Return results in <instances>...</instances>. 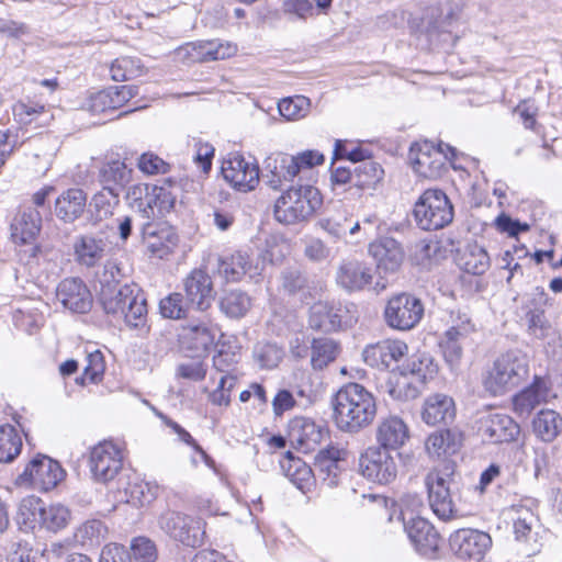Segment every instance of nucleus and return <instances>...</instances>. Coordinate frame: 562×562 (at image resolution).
<instances>
[{
    "label": "nucleus",
    "mask_w": 562,
    "mask_h": 562,
    "mask_svg": "<svg viewBox=\"0 0 562 562\" xmlns=\"http://www.w3.org/2000/svg\"><path fill=\"white\" fill-rule=\"evenodd\" d=\"M368 251L378 269L384 272L397 271L405 258L402 245L392 237H383L369 244Z\"/></svg>",
    "instance_id": "obj_21"
},
{
    "label": "nucleus",
    "mask_w": 562,
    "mask_h": 562,
    "mask_svg": "<svg viewBox=\"0 0 562 562\" xmlns=\"http://www.w3.org/2000/svg\"><path fill=\"white\" fill-rule=\"evenodd\" d=\"M283 356V350L272 342H258L254 348V359L262 369L278 367Z\"/></svg>",
    "instance_id": "obj_47"
},
{
    "label": "nucleus",
    "mask_w": 562,
    "mask_h": 562,
    "mask_svg": "<svg viewBox=\"0 0 562 562\" xmlns=\"http://www.w3.org/2000/svg\"><path fill=\"white\" fill-rule=\"evenodd\" d=\"M529 373V361L526 353L514 349L501 353L493 362L484 385L493 395H502L516 387Z\"/></svg>",
    "instance_id": "obj_3"
},
{
    "label": "nucleus",
    "mask_w": 562,
    "mask_h": 562,
    "mask_svg": "<svg viewBox=\"0 0 562 562\" xmlns=\"http://www.w3.org/2000/svg\"><path fill=\"white\" fill-rule=\"evenodd\" d=\"M45 106L37 103L16 102L12 106L13 117L20 124H30L44 113Z\"/></svg>",
    "instance_id": "obj_57"
},
{
    "label": "nucleus",
    "mask_w": 562,
    "mask_h": 562,
    "mask_svg": "<svg viewBox=\"0 0 562 562\" xmlns=\"http://www.w3.org/2000/svg\"><path fill=\"white\" fill-rule=\"evenodd\" d=\"M236 379L228 374H222L216 389L209 392L203 389L209 395V401L216 406H228L231 403V393L235 387Z\"/></svg>",
    "instance_id": "obj_53"
},
{
    "label": "nucleus",
    "mask_w": 562,
    "mask_h": 562,
    "mask_svg": "<svg viewBox=\"0 0 562 562\" xmlns=\"http://www.w3.org/2000/svg\"><path fill=\"white\" fill-rule=\"evenodd\" d=\"M42 217L38 211L29 209L19 213L11 223V237L15 244H31L38 235Z\"/></svg>",
    "instance_id": "obj_33"
},
{
    "label": "nucleus",
    "mask_w": 562,
    "mask_h": 562,
    "mask_svg": "<svg viewBox=\"0 0 562 562\" xmlns=\"http://www.w3.org/2000/svg\"><path fill=\"white\" fill-rule=\"evenodd\" d=\"M108 528L100 520H88L76 531L75 537L82 546H98L105 538Z\"/></svg>",
    "instance_id": "obj_48"
},
{
    "label": "nucleus",
    "mask_w": 562,
    "mask_h": 562,
    "mask_svg": "<svg viewBox=\"0 0 562 562\" xmlns=\"http://www.w3.org/2000/svg\"><path fill=\"white\" fill-rule=\"evenodd\" d=\"M131 550L135 562H155L157 560L156 544L146 537L134 538Z\"/></svg>",
    "instance_id": "obj_55"
},
{
    "label": "nucleus",
    "mask_w": 562,
    "mask_h": 562,
    "mask_svg": "<svg viewBox=\"0 0 562 562\" xmlns=\"http://www.w3.org/2000/svg\"><path fill=\"white\" fill-rule=\"evenodd\" d=\"M462 445V435L454 429L434 431L425 442V449L430 458H443L459 451Z\"/></svg>",
    "instance_id": "obj_31"
},
{
    "label": "nucleus",
    "mask_w": 562,
    "mask_h": 562,
    "mask_svg": "<svg viewBox=\"0 0 562 562\" xmlns=\"http://www.w3.org/2000/svg\"><path fill=\"white\" fill-rule=\"evenodd\" d=\"M100 303L104 312L123 318L131 327H138L147 314L146 300L135 284L101 288Z\"/></svg>",
    "instance_id": "obj_2"
},
{
    "label": "nucleus",
    "mask_w": 562,
    "mask_h": 562,
    "mask_svg": "<svg viewBox=\"0 0 562 562\" xmlns=\"http://www.w3.org/2000/svg\"><path fill=\"white\" fill-rule=\"evenodd\" d=\"M514 113L520 117L525 128L537 131L538 122L536 117L538 114V108L536 105L524 100L515 106Z\"/></svg>",
    "instance_id": "obj_63"
},
{
    "label": "nucleus",
    "mask_w": 562,
    "mask_h": 562,
    "mask_svg": "<svg viewBox=\"0 0 562 562\" xmlns=\"http://www.w3.org/2000/svg\"><path fill=\"white\" fill-rule=\"evenodd\" d=\"M408 352V347L403 340H383L364 349V361L371 367L389 368L398 362Z\"/></svg>",
    "instance_id": "obj_23"
},
{
    "label": "nucleus",
    "mask_w": 562,
    "mask_h": 562,
    "mask_svg": "<svg viewBox=\"0 0 562 562\" xmlns=\"http://www.w3.org/2000/svg\"><path fill=\"white\" fill-rule=\"evenodd\" d=\"M359 470L369 481L387 484L397 475V464L387 449L369 447L359 458Z\"/></svg>",
    "instance_id": "obj_10"
},
{
    "label": "nucleus",
    "mask_w": 562,
    "mask_h": 562,
    "mask_svg": "<svg viewBox=\"0 0 562 562\" xmlns=\"http://www.w3.org/2000/svg\"><path fill=\"white\" fill-rule=\"evenodd\" d=\"M86 360L87 364L83 369L85 376H88L91 383L100 382L105 371V362L102 352L99 350L89 352Z\"/></svg>",
    "instance_id": "obj_58"
},
{
    "label": "nucleus",
    "mask_w": 562,
    "mask_h": 562,
    "mask_svg": "<svg viewBox=\"0 0 562 562\" xmlns=\"http://www.w3.org/2000/svg\"><path fill=\"white\" fill-rule=\"evenodd\" d=\"M439 250L438 243L432 239H420L411 248V260L418 266L427 267L432 256Z\"/></svg>",
    "instance_id": "obj_54"
},
{
    "label": "nucleus",
    "mask_w": 562,
    "mask_h": 562,
    "mask_svg": "<svg viewBox=\"0 0 562 562\" xmlns=\"http://www.w3.org/2000/svg\"><path fill=\"white\" fill-rule=\"evenodd\" d=\"M289 436L292 442L307 451L322 441L323 431L311 418L297 416L289 424Z\"/></svg>",
    "instance_id": "obj_32"
},
{
    "label": "nucleus",
    "mask_w": 562,
    "mask_h": 562,
    "mask_svg": "<svg viewBox=\"0 0 562 562\" xmlns=\"http://www.w3.org/2000/svg\"><path fill=\"white\" fill-rule=\"evenodd\" d=\"M119 191L112 187H104L92 198L91 204L100 218L112 215L114 207L119 204Z\"/></svg>",
    "instance_id": "obj_50"
},
{
    "label": "nucleus",
    "mask_w": 562,
    "mask_h": 562,
    "mask_svg": "<svg viewBox=\"0 0 562 562\" xmlns=\"http://www.w3.org/2000/svg\"><path fill=\"white\" fill-rule=\"evenodd\" d=\"M538 517L526 507H518L516 509V517L514 519V532L516 540L521 543L520 551L527 557L535 555L540 551V543L538 542Z\"/></svg>",
    "instance_id": "obj_20"
},
{
    "label": "nucleus",
    "mask_w": 562,
    "mask_h": 562,
    "mask_svg": "<svg viewBox=\"0 0 562 562\" xmlns=\"http://www.w3.org/2000/svg\"><path fill=\"white\" fill-rule=\"evenodd\" d=\"M532 430L542 441L551 442L562 431V417L553 409H541L532 420Z\"/></svg>",
    "instance_id": "obj_36"
},
{
    "label": "nucleus",
    "mask_w": 562,
    "mask_h": 562,
    "mask_svg": "<svg viewBox=\"0 0 562 562\" xmlns=\"http://www.w3.org/2000/svg\"><path fill=\"white\" fill-rule=\"evenodd\" d=\"M407 371L413 378H416L418 383H425L437 372V364L430 356L419 355L412 358Z\"/></svg>",
    "instance_id": "obj_52"
},
{
    "label": "nucleus",
    "mask_w": 562,
    "mask_h": 562,
    "mask_svg": "<svg viewBox=\"0 0 562 562\" xmlns=\"http://www.w3.org/2000/svg\"><path fill=\"white\" fill-rule=\"evenodd\" d=\"M447 153L439 145L430 142L417 143L411 147L409 161L416 173L424 178L435 179L446 169Z\"/></svg>",
    "instance_id": "obj_12"
},
{
    "label": "nucleus",
    "mask_w": 562,
    "mask_h": 562,
    "mask_svg": "<svg viewBox=\"0 0 562 562\" xmlns=\"http://www.w3.org/2000/svg\"><path fill=\"white\" fill-rule=\"evenodd\" d=\"M459 266L468 273L480 276L488 269L490 257L482 247L469 246L460 256Z\"/></svg>",
    "instance_id": "obj_40"
},
{
    "label": "nucleus",
    "mask_w": 562,
    "mask_h": 562,
    "mask_svg": "<svg viewBox=\"0 0 562 562\" xmlns=\"http://www.w3.org/2000/svg\"><path fill=\"white\" fill-rule=\"evenodd\" d=\"M374 271L364 260L353 257L342 259L335 273V281L339 288L348 293L360 292L372 284Z\"/></svg>",
    "instance_id": "obj_11"
},
{
    "label": "nucleus",
    "mask_w": 562,
    "mask_h": 562,
    "mask_svg": "<svg viewBox=\"0 0 562 562\" xmlns=\"http://www.w3.org/2000/svg\"><path fill=\"white\" fill-rule=\"evenodd\" d=\"M378 447L387 450H396L403 447L409 439V429L406 423L398 416L389 415L381 418L375 428Z\"/></svg>",
    "instance_id": "obj_22"
},
{
    "label": "nucleus",
    "mask_w": 562,
    "mask_h": 562,
    "mask_svg": "<svg viewBox=\"0 0 562 562\" xmlns=\"http://www.w3.org/2000/svg\"><path fill=\"white\" fill-rule=\"evenodd\" d=\"M86 205V192L79 188H70L56 199L55 214L65 223H72L83 214Z\"/></svg>",
    "instance_id": "obj_30"
},
{
    "label": "nucleus",
    "mask_w": 562,
    "mask_h": 562,
    "mask_svg": "<svg viewBox=\"0 0 562 562\" xmlns=\"http://www.w3.org/2000/svg\"><path fill=\"white\" fill-rule=\"evenodd\" d=\"M456 406L453 400L445 394L428 396L423 405L422 419L430 426L453 420Z\"/></svg>",
    "instance_id": "obj_29"
},
{
    "label": "nucleus",
    "mask_w": 562,
    "mask_h": 562,
    "mask_svg": "<svg viewBox=\"0 0 562 562\" xmlns=\"http://www.w3.org/2000/svg\"><path fill=\"white\" fill-rule=\"evenodd\" d=\"M492 544L491 537L475 529H459L450 537L454 554L464 561L480 562Z\"/></svg>",
    "instance_id": "obj_14"
},
{
    "label": "nucleus",
    "mask_w": 562,
    "mask_h": 562,
    "mask_svg": "<svg viewBox=\"0 0 562 562\" xmlns=\"http://www.w3.org/2000/svg\"><path fill=\"white\" fill-rule=\"evenodd\" d=\"M157 524L165 535L183 546L196 548L204 542L205 526L201 518L168 509L158 516Z\"/></svg>",
    "instance_id": "obj_6"
},
{
    "label": "nucleus",
    "mask_w": 562,
    "mask_h": 562,
    "mask_svg": "<svg viewBox=\"0 0 562 562\" xmlns=\"http://www.w3.org/2000/svg\"><path fill=\"white\" fill-rule=\"evenodd\" d=\"M355 187L371 188L383 177V169L372 160L361 162L353 167Z\"/></svg>",
    "instance_id": "obj_49"
},
{
    "label": "nucleus",
    "mask_w": 562,
    "mask_h": 562,
    "mask_svg": "<svg viewBox=\"0 0 562 562\" xmlns=\"http://www.w3.org/2000/svg\"><path fill=\"white\" fill-rule=\"evenodd\" d=\"M56 297L63 306L74 313H86L90 310L92 297L86 284L77 278L63 280L56 289Z\"/></svg>",
    "instance_id": "obj_19"
},
{
    "label": "nucleus",
    "mask_w": 562,
    "mask_h": 562,
    "mask_svg": "<svg viewBox=\"0 0 562 562\" xmlns=\"http://www.w3.org/2000/svg\"><path fill=\"white\" fill-rule=\"evenodd\" d=\"M160 313L166 318L179 319L184 316V304L180 293L169 294L159 304Z\"/></svg>",
    "instance_id": "obj_60"
},
{
    "label": "nucleus",
    "mask_w": 562,
    "mask_h": 562,
    "mask_svg": "<svg viewBox=\"0 0 562 562\" xmlns=\"http://www.w3.org/2000/svg\"><path fill=\"white\" fill-rule=\"evenodd\" d=\"M133 170L123 160L111 159L102 165L99 178L104 187L124 188L132 179Z\"/></svg>",
    "instance_id": "obj_37"
},
{
    "label": "nucleus",
    "mask_w": 562,
    "mask_h": 562,
    "mask_svg": "<svg viewBox=\"0 0 562 562\" xmlns=\"http://www.w3.org/2000/svg\"><path fill=\"white\" fill-rule=\"evenodd\" d=\"M70 510L61 504L44 506L40 525L48 531L57 532L69 524Z\"/></svg>",
    "instance_id": "obj_42"
},
{
    "label": "nucleus",
    "mask_w": 562,
    "mask_h": 562,
    "mask_svg": "<svg viewBox=\"0 0 562 562\" xmlns=\"http://www.w3.org/2000/svg\"><path fill=\"white\" fill-rule=\"evenodd\" d=\"M44 503L34 495L24 497L18 507V521L26 527L34 528L41 521Z\"/></svg>",
    "instance_id": "obj_46"
},
{
    "label": "nucleus",
    "mask_w": 562,
    "mask_h": 562,
    "mask_svg": "<svg viewBox=\"0 0 562 562\" xmlns=\"http://www.w3.org/2000/svg\"><path fill=\"white\" fill-rule=\"evenodd\" d=\"M416 383H418L416 378H413L407 370H403L395 376V382L390 389V394L396 400L415 398L419 393L415 385Z\"/></svg>",
    "instance_id": "obj_51"
},
{
    "label": "nucleus",
    "mask_w": 562,
    "mask_h": 562,
    "mask_svg": "<svg viewBox=\"0 0 562 562\" xmlns=\"http://www.w3.org/2000/svg\"><path fill=\"white\" fill-rule=\"evenodd\" d=\"M22 437L11 425L0 426V462L10 463L21 452Z\"/></svg>",
    "instance_id": "obj_39"
},
{
    "label": "nucleus",
    "mask_w": 562,
    "mask_h": 562,
    "mask_svg": "<svg viewBox=\"0 0 562 562\" xmlns=\"http://www.w3.org/2000/svg\"><path fill=\"white\" fill-rule=\"evenodd\" d=\"M306 284L305 276L297 269H288L281 273V288L290 295L303 291Z\"/></svg>",
    "instance_id": "obj_59"
},
{
    "label": "nucleus",
    "mask_w": 562,
    "mask_h": 562,
    "mask_svg": "<svg viewBox=\"0 0 562 562\" xmlns=\"http://www.w3.org/2000/svg\"><path fill=\"white\" fill-rule=\"evenodd\" d=\"M480 430L492 442L512 441L519 434L518 425L505 414H490L481 420Z\"/></svg>",
    "instance_id": "obj_27"
},
{
    "label": "nucleus",
    "mask_w": 562,
    "mask_h": 562,
    "mask_svg": "<svg viewBox=\"0 0 562 562\" xmlns=\"http://www.w3.org/2000/svg\"><path fill=\"white\" fill-rule=\"evenodd\" d=\"M142 235L146 250L159 259L170 255L178 244L177 234L167 225L146 222L143 224Z\"/></svg>",
    "instance_id": "obj_18"
},
{
    "label": "nucleus",
    "mask_w": 562,
    "mask_h": 562,
    "mask_svg": "<svg viewBox=\"0 0 562 562\" xmlns=\"http://www.w3.org/2000/svg\"><path fill=\"white\" fill-rule=\"evenodd\" d=\"M550 396V387L547 381L540 376H535L533 382L521 390L513 398V406L519 416H529L539 405L547 403Z\"/></svg>",
    "instance_id": "obj_24"
},
{
    "label": "nucleus",
    "mask_w": 562,
    "mask_h": 562,
    "mask_svg": "<svg viewBox=\"0 0 562 562\" xmlns=\"http://www.w3.org/2000/svg\"><path fill=\"white\" fill-rule=\"evenodd\" d=\"M322 204L321 192L312 186L291 187L274 203V217L282 224L307 220Z\"/></svg>",
    "instance_id": "obj_4"
},
{
    "label": "nucleus",
    "mask_w": 562,
    "mask_h": 562,
    "mask_svg": "<svg viewBox=\"0 0 562 562\" xmlns=\"http://www.w3.org/2000/svg\"><path fill=\"white\" fill-rule=\"evenodd\" d=\"M100 562H131V555L123 546L109 543L101 551Z\"/></svg>",
    "instance_id": "obj_64"
},
{
    "label": "nucleus",
    "mask_w": 562,
    "mask_h": 562,
    "mask_svg": "<svg viewBox=\"0 0 562 562\" xmlns=\"http://www.w3.org/2000/svg\"><path fill=\"white\" fill-rule=\"evenodd\" d=\"M138 169L149 176L167 173L169 171V164L154 153H144L137 161Z\"/></svg>",
    "instance_id": "obj_56"
},
{
    "label": "nucleus",
    "mask_w": 562,
    "mask_h": 562,
    "mask_svg": "<svg viewBox=\"0 0 562 562\" xmlns=\"http://www.w3.org/2000/svg\"><path fill=\"white\" fill-rule=\"evenodd\" d=\"M406 512L402 509L400 520L403 521V528L416 550L423 555L434 554L441 542L439 533L434 526L422 517H409V521L405 522Z\"/></svg>",
    "instance_id": "obj_16"
},
{
    "label": "nucleus",
    "mask_w": 562,
    "mask_h": 562,
    "mask_svg": "<svg viewBox=\"0 0 562 562\" xmlns=\"http://www.w3.org/2000/svg\"><path fill=\"white\" fill-rule=\"evenodd\" d=\"M414 217L422 229H440L452 222L453 206L443 191L428 189L415 203Z\"/></svg>",
    "instance_id": "obj_5"
},
{
    "label": "nucleus",
    "mask_w": 562,
    "mask_h": 562,
    "mask_svg": "<svg viewBox=\"0 0 562 562\" xmlns=\"http://www.w3.org/2000/svg\"><path fill=\"white\" fill-rule=\"evenodd\" d=\"M278 110L288 121H297L308 114L311 100L304 95L288 97L279 101Z\"/></svg>",
    "instance_id": "obj_44"
},
{
    "label": "nucleus",
    "mask_w": 562,
    "mask_h": 562,
    "mask_svg": "<svg viewBox=\"0 0 562 562\" xmlns=\"http://www.w3.org/2000/svg\"><path fill=\"white\" fill-rule=\"evenodd\" d=\"M308 323L313 329L331 331L339 326L340 319L327 303L317 302L311 307Z\"/></svg>",
    "instance_id": "obj_41"
},
{
    "label": "nucleus",
    "mask_w": 562,
    "mask_h": 562,
    "mask_svg": "<svg viewBox=\"0 0 562 562\" xmlns=\"http://www.w3.org/2000/svg\"><path fill=\"white\" fill-rule=\"evenodd\" d=\"M179 341L182 348L195 356L205 353L214 342V334L203 322H190L181 326Z\"/></svg>",
    "instance_id": "obj_25"
},
{
    "label": "nucleus",
    "mask_w": 562,
    "mask_h": 562,
    "mask_svg": "<svg viewBox=\"0 0 562 562\" xmlns=\"http://www.w3.org/2000/svg\"><path fill=\"white\" fill-rule=\"evenodd\" d=\"M108 241L102 236L83 235L74 245L75 256L78 263L92 268L105 256Z\"/></svg>",
    "instance_id": "obj_28"
},
{
    "label": "nucleus",
    "mask_w": 562,
    "mask_h": 562,
    "mask_svg": "<svg viewBox=\"0 0 562 562\" xmlns=\"http://www.w3.org/2000/svg\"><path fill=\"white\" fill-rule=\"evenodd\" d=\"M110 74L114 81L131 80L143 74V65L138 58L120 57L111 64Z\"/></svg>",
    "instance_id": "obj_45"
},
{
    "label": "nucleus",
    "mask_w": 562,
    "mask_h": 562,
    "mask_svg": "<svg viewBox=\"0 0 562 562\" xmlns=\"http://www.w3.org/2000/svg\"><path fill=\"white\" fill-rule=\"evenodd\" d=\"M64 476L65 471L56 460L45 454H37L30 460L16 482L41 492H48L55 488Z\"/></svg>",
    "instance_id": "obj_7"
},
{
    "label": "nucleus",
    "mask_w": 562,
    "mask_h": 562,
    "mask_svg": "<svg viewBox=\"0 0 562 562\" xmlns=\"http://www.w3.org/2000/svg\"><path fill=\"white\" fill-rule=\"evenodd\" d=\"M297 165V176H301L305 171L312 169L315 166H319L324 162V155L318 150H304L297 155H292Z\"/></svg>",
    "instance_id": "obj_62"
},
{
    "label": "nucleus",
    "mask_w": 562,
    "mask_h": 562,
    "mask_svg": "<svg viewBox=\"0 0 562 562\" xmlns=\"http://www.w3.org/2000/svg\"><path fill=\"white\" fill-rule=\"evenodd\" d=\"M220 306L222 312L233 318L243 317L251 307V299L247 293L234 290L224 294Z\"/></svg>",
    "instance_id": "obj_43"
},
{
    "label": "nucleus",
    "mask_w": 562,
    "mask_h": 562,
    "mask_svg": "<svg viewBox=\"0 0 562 562\" xmlns=\"http://www.w3.org/2000/svg\"><path fill=\"white\" fill-rule=\"evenodd\" d=\"M339 353V346L329 338H315L311 345V364L314 370H323Z\"/></svg>",
    "instance_id": "obj_38"
},
{
    "label": "nucleus",
    "mask_w": 562,
    "mask_h": 562,
    "mask_svg": "<svg viewBox=\"0 0 562 562\" xmlns=\"http://www.w3.org/2000/svg\"><path fill=\"white\" fill-rule=\"evenodd\" d=\"M188 301L199 310H206L213 301V286L210 276L201 270H193L184 280Z\"/></svg>",
    "instance_id": "obj_26"
},
{
    "label": "nucleus",
    "mask_w": 562,
    "mask_h": 562,
    "mask_svg": "<svg viewBox=\"0 0 562 562\" xmlns=\"http://www.w3.org/2000/svg\"><path fill=\"white\" fill-rule=\"evenodd\" d=\"M297 177V165L289 154L269 156L263 162L262 181L272 190H279L284 183Z\"/></svg>",
    "instance_id": "obj_17"
},
{
    "label": "nucleus",
    "mask_w": 562,
    "mask_h": 562,
    "mask_svg": "<svg viewBox=\"0 0 562 562\" xmlns=\"http://www.w3.org/2000/svg\"><path fill=\"white\" fill-rule=\"evenodd\" d=\"M224 179L236 190L249 192L260 180L259 167L256 162L245 159L241 155H233L222 165Z\"/></svg>",
    "instance_id": "obj_15"
},
{
    "label": "nucleus",
    "mask_w": 562,
    "mask_h": 562,
    "mask_svg": "<svg viewBox=\"0 0 562 562\" xmlns=\"http://www.w3.org/2000/svg\"><path fill=\"white\" fill-rule=\"evenodd\" d=\"M218 272L227 281H239L248 274L254 278L259 274L257 266H254L247 252L236 251L220 260Z\"/></svg>",
    "instance_id": "obj_34"
},
{
    "label": "nucleus",
    "mask_w": 562,
    "mask_h": 562,
    "mask_svg": "<svg viewBox=\"0 0 562 562\" xmlns=\"http://www.w3.org/2000/svg\"><path fill=\"white\" fill-rule=\"evenodd\" d=\"M207 43V60H220L234 56L237 52V46L233 43H223L217 40L206 41Z\"/></svg>",
    "instance_id": "obj_61"
},
{
    "label": "nucleus",
    "mask_w": 562,
    "mask_h": 562,
    "mask_svg": "<svg viewBox=\"0 0 562 562\" xmlns=\"http://www.w3.org/2000/svg\"><path fill=\"white\" fill-rule=\"evenodd\" d=\"M333 419L344 432L358 434L369 427L376 416L375 397L359 383L341 386L331 401Z\"/></svg>",
    "instance_id": "obj_1"
},
{
    "label": "nucleus",
    "mask_w": 562,
    "mask_h": 562,
    "mask_svg": "<svg viewBox=\"0 0 562 562\" xmlns=\"http://www.w3.org/2000/svg\"><path fill=\"white\" fill-rule=\"evenodd\" d=\"M445 473L438 470H432L426 475L425 484L428 490V498L430 507L434 513L442 520H448L454 517V502L451 494V485L453 479L451 474L453 467L451 464L445 465Z\"/></svg>",
    "instance_id": "obj_8"
},
{
    "label": "nucleus",
    "mask_w": 562,
    "mask_h": 562,
    "mask_svg": "<svg viewBox=\"0 0 562 562\" xmlns=\"http://www.w3.org/2000/svg\"><path fill=\"white\" fill-rule=\"evenodd\" d=\"M122 451L111 441L100 442L90 451V470L99 482L113 480L122 469Z\"/></svg>",
    "instance_id": "obj_13"
},
{
    "label": "nucleus",
    "mask_w": 562,
    "mask_h": 562,
    "mask_svg": "<svg viewBox=\"0 0 562 562\" xmlns=\"http://www.w3.org/2000/svg\"><path fill=\"white\" fill-rule=\"evenodd\" d=\"M176 203V196L164 187L151 186V192L147 201L143 203V217L154 220L169 213Z\"/></svg>",
    "instance_id": "obj_35"
},
{
    "label": "nucleus",
    "mask_w": 562,
    "mask_h": 562,
    "mask_svg": "<svg viewBox=\"0 0 562 562\" xmlns=\"http://www.w3.org/2000/svg\"><path fill=\"white\" fill-rule=\"evenodd\" d=\"M424 315V305L419 299L408 293L392 296L384 308L385 323L393 329L409 330Z\"/></svg>",
    "instance_id": "obj_9"
}]
</instances>
